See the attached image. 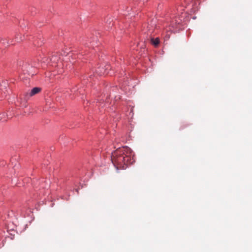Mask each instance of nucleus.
Listing matches in <instances>:
<instances>
[{
    "instance_id": "obj_8",
    "label": "nucleus",
    "mask_w": 252,
    "mask_h": 252,
    "mask_svg": "<svg viewBox=\"0 0 252 252\" xmlns=\"http://www.w3.org/2000/svg\"><path fill=\"white\" fill-rule=\"evenodd\" d=\"M181 21V20H180V21H177V20H175L176 23H178V24H180V21Z\"/></svg>"
},
{
    "instance_id": "obj_4",
    "label": "nucleus",
    "mask_w": 252,
    "mask_h": 252,
    "mask_svg": "<svg viewBox=\"0 0 252 252\" xmlns=\"http://www.w3.org/2000/svg\"><path fill=\"white\" fill-rule=\"evenodd\" d=\"M151 43L155 46H157L159 43V39L158 37H157L156 38H154V37H151Z\"/></svg>"
},
{
    "instance_id": "obj_6",
    "label": "nucleus",
    "mask_w": 252,
    "mask_h": 252,
    "mask_svg": "<svg viewBox=\"0 0 252 252\" xmlns=\"http://www.w3.org/2000/svg\"><path fill=\"white\" fill-rule=\"evenodd\" d=\"M153 26H148L147 27V28L148 29V34H151L152 33V32H153Z\"/></svg>"
},
{
    "instance_id": "obj_2",
    "label": "nucleus",
    "mask_w": 252,
    "mask_h": 252,
    "mask_svg": "<svg viewBox=\"0 0 252 252\" xmlns=\"http://www.w3.org/2000/svg\"><path fill=\"white\" fill-rule=\"evenodd\" d=\"M110 69L111 67L109 64H106L104 66H100L98 68L96 71V73L99 75L107 74L109 73L108 70Z\"/></svg>"
},
{
    "instance_id": "obj_1",
    "label": "nucleus",
    "mask_w": 252,
    "mask_h": 252,
    "mask_svg": "<svg viewBox=\"0 0 252 252\" xmlns=\"http://www.w3.org/2000/svg\"><path fill=\"white\" fill-rule=\"evenodd\" d=\"M132 151L128 147L119 148L112 154L111 160L115 166L118 168H125V165L132 164L133 162Z\"/></svg>"
},
{
    "instance_id": "obj_7",
    "label": "nucleus",
    "mask_w": 252,
    "mask_h": 252,
    "mask_svg": "<svg viewBox=\"0 0 252 252\" xmlns=\"http://www.w3.org/2000/svg\"><path fill=\"white\" fill-rule=\"evenodd\" d=\"M16 39L17 42H19V41L22 40L21 36H20L19 38L18 36H16Z\"/></svg>"
},
{
    "instance_id": "obj_5",
    "label": "nucleus",
    "mask_w": 252,
    "mask_h": 252,
    "mask_svg": "<svg viewBox=\"0 0 252 252\" xmlns=\"http://www.w3.org/2000/svg\"><path fill=\"white\" fill-rule=\"evenodd\" d=\"M58 58L55 55L53 56L51 58V61L53 62H57V61H58Z\"/></svg>"
},
{
    "instance_id": "obj_3",
    "label": "nucleus",
    "mask_w": 252,
    "mask_h": 252,
    "mask_svg": "<svg viewBox=\"0 0 252 252\" xmlns=\"http://www.w3.org/2000/svg\"><path fill=\"white\" fill-rule=\"evenodd\" d=\"M41 91V89L38 87H35L33 88L30 93L29 94H27V95L26 96V97H28V96H33L38 93H39Z\"/></svg>"
},
{
    "instance_id": "obj_10",
    "label": "nucleus",
    "mask_w": 252,
    "mask_h": 252,
    "mask_svg": "<svg viewBox=\"0 0 252 252\" xmlns=\"http://www.w3.org/2000/svg\"><path fill=\"white\" fill-rule=\"evenodd\" d=\"M91 77H92V75H90V77L91 78Z\"/></svg>"
},
{
    "instance_id": "obj_9",
    "label": "nucleus",
    "mask_w": 252,
    "mask_h": 252,
    "mask_svg": "<svg viewBox=\"0 0 252 252\" xmlns=\"http://www.w3.org/2000/svg\"><path fill=\"white\" fill-rule=\"evenodd\" d=\"M1 115H2L1 116H0V120L2 119V116L4 115V114H2Z\"/></svg>"
}]
</instances>
